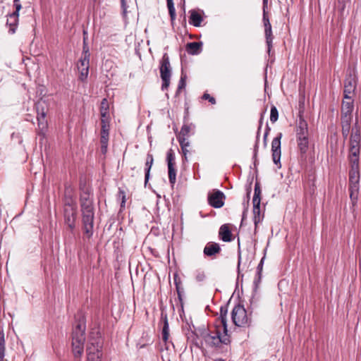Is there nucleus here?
<instances>
[{"label":"nucleus","instance_id":"obj_1","mask_svg":"<svg viewBox=\"0 0 361 361\" xmlns=\"http://www.w3.org/2000/svg\"><path fill=\"white\" fill-rule=\"evenodd\" d=\"M295 132L299 151V161L304 164L306 162L307 152L309 149L308 127L304 119L300 118Z\"/></svg>","mask_w":361,"mask_h":361},{"label":"nucleus","instance_id":"obj_2","mask_svg":"<svg viewBox=\"0 0 361 361\" xmlns=\"http://www.w3.org/2000/svg\"><path fill=\"white\" fill-rule=\"evenodd\" d=\"M80 208L82 212V223L84 235L90 238L93 235L94 210L93 200L82 201Z\"/></svg>","mask_w":361,"mask_h":361},{"label":"nucleus","instance_id":"obj_3","mask_svg":"<svg viewBox=\"0 0 361 361\" xmlns=\"http://www.w3.org/2000/svg\"><path fill=\"white\" fill-rule=\"evenodd\" d=\"M104 340L99 331L92 332L87 346V361H101Z\"/></svg>","mask_w":361,"mask_h":361},{"label":"nucleus","instance_id":"obj_4","mask_svg":"<svg viewBox=\"0 0 361 361\" xmlns=\"http://www.w3.org/2000/svg\"><path fill=\"white\" fill-rule=\"evenodd\" d=\"M348 190L352 206L355 207L358 200L360 191V165H350Z\"/></svg>","mask_w":361,"mask_h":361},{"label":"nucleus","instance_id":"obj_5","mask_svg":"<svg viewBox=\"0 0 361 361\" xmlns=\"http://www.w3.org/2000/svg\"><path fill=\"white\" fill-rule=\"evenodd\" d=\"M85 324L78 323L74 327L72 333L73 353L75 357H80L83 353L85 341Z\"/></svg>","mask_w":361,"mask_h":361},{"label":"nucleus","instance_id":"obj_6","mask_svg":"<svg viewBox=\"0 0 361 361\" xmlns=\"http://www.w3.org/2000/svg\"><path fill=\"white\" fill-rule=\"evenodd\" d=\"M231 319L233 323L239 327L249 326L252 322L251 314H247L244 306L238 304L231 312Z\"/></svg>","mask_w":361,"mask_h":361},{"label":"nucleus","instance_id":"obj_7","mask_svg":"<svg viewBox=\"0 0 361 361\" xmlns=\"http://www.w3.org/2000/svg\"><path fill=\"white\" fill-rule=\"evenodd\" d=\"M35 108L38 123L37 133L44 137L48 127L47 121L46 120L47 106L45 101H38L35 104Z\"/></svg>","mask_w":361,"mask_h":361},{"label":"nucleus","instance_id":"obj_8","mask_svg":"<svg viewBox=\"0 0 361 361\" xmlns=\"http://www.w3.org/2000/svg\"><path fill=\"white\" fill-rule=\"evenodd\" d=\"M202 336L209 347H219L221 343L228 345L230 343L228 334L224 333V335L221 336L219 330H216L215 332L210 331H204L202 333Z\"/></svg>","mask_w":361,"mask_h":361},{"label":"nucleus","instance_id":"obj_9","mask_svg":"<svg viewBox=\"0 0 361 361\" xmlns=\"http://www.w3.org/2000/svg\"><path fill=\"white\" fill-rule=\"evenodd\" d=\"M160 76L162 80L161 90H167L170 85L171 68L169 55L164 53L160 61Z\"/></svg>","mask_w":361,"mask_h":361},{"label":"nucleus","instance_id":"obj_10","mask_svg":"<svg viewBox=\"0 0 361 361\" xmlns=\"http://www.w3.org/2000/svg\"><path fill=\"white\" fill-rule=\"evenodd\" d=\"M357 80L355 75L350 73L344 80L343 99H351L355 94Z\"/></svg>","mask_w":361,"mask_h":361},{"label":"nucleus","instance_id":"obj_11","mask_svg":"<svg viewBox=\"0 0 361 361\" xmlns=\"http://www.w3.org/2000/svg\"><path fill=\"white\" fill-rule=\"evenodd\" d=\"M282 137V133H279L276 137H274L271 142V152L272 159L274 163L281 168V140Z\"/></svg>","mask_w":361,"mask_h":361},{"label":"nucleus","instance_id":"obj_12","mask_svg":"<svg viewBox=\"0 0 361 361\" xmlns=\"http://www.w3.org/2000/svg\"><path fill=\"white\" fill-rule=\"evenodd\" d=\"M226 196L223 192L219 190H214L208 194V203L214 208H221L224 204Z\"/></svg>","mask_w":361,"mask_h":361},{"label":"nucleus","instance_id":"obj_13","mask_svg":"<svg viewBox=\"0 0 361 361\" xmlns=\"http://www.w3.org/2000/svg\"><path fill=\"white\" fill-rule=\"evenodd\" d=\"M63 218L66 225L73 232L75 228L77 208L63 209Z\"/></svg>","mask_w":361,"mask_h":361},{"label":"nucleus","instance_id":"obj_14","mask_svg":"<svg viewBox=\"0 0 361 361\" xmlns=\"http://www.w3.org/2000/svg\"><path fill=\"white\" fill-rule=\"evenodd\" d=\"M263 23L264 26V35L266 38V43L268 47V53H270L271 49L272 47V41H273V35H272V29L271 25L269 22V19L267 12H264L263 14Z\"/></svg>","mask_w":361,"mask_h":361},{"label":"nucleus","instance_id":"obj_15","mask_svg":"<svg viewBox=\"0 0 361 361\" xmlns=\"http://www.w3.org/2000/svg\"><path fill=\"white\" fill-rule=\"evenodd\" d=\"M360 145L350 144L348 154L349 165H360L359 162Z\"/></svg>","mask_w":361,"mask_h":361},{"label":"nucleus","instance_id":"obj_16","mask_svg":"<svg viewBox=\"0 0 361 361\" xmlns=\"http://www.w3.org/2000/svg\"><path fill=\"white\" fill-rule=\"evenodd\" d=\"M221 251L219 243L215 242H209L204 247L203 253L205 256L215 257L217 254Z\"/></svg>","mask_w":361,"mask_h":361},{"label":"nucleus","instance_id":"obj_17","mask_svg":"<svg viewBox=\"0 0 361 361\" xmlns=\"http://www.w3.org/2000/svg\"><path fill=\"white\" fill-rule=\"evenodd\" d=\"M350 0H334V10L338 13V18L343 20L345 16V9Z\"/></svg>","mask_w":361,"mask_h":361},{"label":"nucleus","instance_id":"obj_18","mask_svg":"<svg viewBox=\"0 0 361 361\" xmlns=\"http://www.w3.org/2000/svg\"><path fill=\"white\" fill-rule=\"evenodd\" d=\"M161 319L163 322V326L161 331V336L162 340L165 343V345H167V343H169V325L168 322L167 314L166 313H161Z\"/></svg>","mask_w":361,"mask_h":361},{"label":"nucleus","instance_id":"obj_19","mask_svg":"<svg viewBox=\"0 0 361 361\" xmlns=\"http://www.w3.org/2000/svg\"><path fill=\"white\" fill-rule=\"evenodd\" d=\"M19 16L13 13H11L8 15L6 25L8 26L9 30L8 32L11 34H14L17 29L18 21H19Z\"/></svg>","mask_w":361,"mask_h":361},{"label":"nucleus","instance_id":"obj_20","mask_svg":"<svg viewBox=\"0 0 361 361\" xmlns=\"http://www.w3.org/2000/svg\"><path fill=\"white\" fill-rule=\"evenodd\" d=\"M354 105H353V99H347L345 101L344 99L342 102L341 106V116H347V117H353L352 112L353 111Z\"/></svg>","mask_w":361,"mask_h":361},{"label":"nucleus","instance_id":"obj_21","mask_svg":"<svg viewBox=\"0 0 361 361\" xmlns=\"http://www.w3.org/2000/svg\"><path fill=\"white\" fill-rule=\"evenodd\" d=\"M219 236L224 242H231L232 240V233L228 224L221 226Z\"/></svg>","mask_w":361,"mask_h":361},{"label":"nucleus","instance_id":"obj_22","mask_svg":"<svg viewBox=\"0 0 361 361\" xmlns=\"http://www.w3.org/2000/svg\"><path fill=\"white\" fill-rule=\"evenodd\" d=\"M173 281L176 286L178 300L180 301L181 306H183V297L184 295L185 290L182 285V281L177 274H175L173 276Z\"/></svg>","mask_w":361,"mask_h":361},{"label":"nucleus","instance_id":"obj_23","mask_svg":"<svg viewBox=\"0 0 361 361\" xmlns=\"http://www.w3.org/2000/svg\"><path fill=\"white\" fill-rule=\"evenodd\" d=\"M353 117H347V116H343L341 118V126H342V135L344 139H346L349 135L351 121Z\"/></svg>","mask_w":361,"mask_h":361},{"label":"nucleus","instance_id":"obj_24","mask_svg":"<svg viewBox=\"0 0 361 361\" xmlns=\"http://www.w3.org/2000/svg\"><path fill=\"white\" fill-rule=\"evenodd\" d=\"M202 42H192L186 44V51L189 54L195 55L198 54L202 51Z\"/></svg>","mask_w":361,"mask_h":361},{"label":"nucleus","instance_id":"obj_25","mask_svg":"<svg viewBox=\"0 0 361 361\" xmlns=\"http://www.w3.org/2000/svg\"><path fill=\"white\" fill-rule=\"evenodd\" d=\"M190 16L189 18L190 24L194 25L195 27H200L201 25L203 18L202 16L196 11L191 10L190 11Z\"/></svg>","mask_w":361,"mask_h":361},{"label":"nucleus","instance_id":"obj_26","mask_svg":"<svg viewBox=\"0 0 361 361\" xmlns=\"http://www.w3.org/2000/svg\"><path fill=\"white\" fill-rule=\"evenodd\" d=\"M194 129L195 125H193L192 123L184 124L182 126L178 135L177 136V139L180 140L182 138H188V137L190 135V132L193 131Z\"/></svg>","mask_w":361,"mask_h":361},{"label":"nucleus","instance_id":"obj_27","mask_svg":"<svg viewBox=\"0 0 361 361\" xmlns=\"http://www.w3.org/2000/svg\"><path fill=\"white\" fill-rule=\"evenodd\" d=\"M178 141L180 144L184 159L187 161L188 154L190 153V143L188 138H182L180 140H178Z\"/></svg>","mask_w":361,"mask_h":361},{"label":"nucleus","instance_id":"obj_28","mask_svg":"<svg viewBox=\"0 0 361 361\" xmlns=\"http://www.w3.org/2000/svg\"><path fill=\"white\" fill-rule=\"evenodd\" d=\"M227 313H228V306L223 305L220 307V317L219 319L221 320V323L222 324L224 332L226 334L228 332L227 329Z\"/></svg>","mask_w":361,"mask_h":361},{"label":"nucleus","instance_id":"obj_29","mask_svg":"<svg viewBox=\"0 0 361 361\" xmlns=\"http://www.w3.org/2000/svg\"><path fill=\"white\" fill-rule=\"evenodd\" d=\"M68 208H77V204L72 195L66 192L63 200V209Z\"/></svg>","mask_w":361,"mask_h":361},{"label":"nucleus","instance_id":"obj_30","mask_svg":"<svg viewBox=\"0 0 361 361\" xmlns=\"http://www.w3.org/2000/svg\"><path fill=\"white\" fill-rule=\"evenodd\" d=\"M253 203V214H254V223L255 226L257 224L261 221L260 218V202H252Z\"/></svg>","mask_w":361,"mask_h":361},{"label":"nucleus","instance_id":"obj_31","mask_svg":"<svg viewBox=\"0 0 361 361\" xmlns=\"http://www.w3.org/2000/svg\"><path fill=\"white\" fill-rule=\"evenodd\" d=\"M108 142H109V132H101V137H100V142H101V149L103 153H105L107 150L108 147Z\"/></svg>","mask_w":361,"mask_h":361},{"label":"nucleus","instance_id":"obj_32","mask_svg":"<svg viewBox=\"0 0 361 361\" xmlns=\"http://www.w3.org/2000/svg\"><path fill=\"white\" fill-rule=\"evenodd\" d=\"M5 350H6V346H5L4 333L3 331H0V361L4 360Z\"/></svg>","mask_w":361,"mask_h":361},{"label":"nucleus","instance_id":"obj_33","mask_svg":"<svg viewBox=\"0 0 361 361\" xmlns=\"http://www.w3.org/2000/svg\"><path fill=\"white\" fill-rule=\"evenodd\" d=\"M186 78H187L186 75L184 74L182 72L180 80L178 82V88H177V90H176V94H175V97H178L179 95L180 91L183 89L185 88V86H186Z\"/></svg>","mask_w":361,"mask_h":361},{"label":"nucleus","instance_id":"obj_34","mask_svg":"<svg viewBox=\"0 0 361 361\" xmlns=\"http://www.w3.org/2000/svg\"><path fill=\"white\" fill-rule=\"evenodd\" d=\"M264 257L260 260L257 267V276L255 279L254 283L256 286L258 285L259 283H260L261 278H262V271L263 269V264H264Z\"/></svg>","mask_w":361,"mask_h":361},{"label":"nucleus","instance_id":"obj_35","mask_svg":"<svg viewBox=\"0 0 361 361\" xmlns=\"http://www.w3.org/2000/svg\"><path fill=\"white\" fill-rule=\"evenodd\" d=\"M176 157H175V154H174V152L172 149H170L168 152H167V154H166V161H167V165L168 166H173L175 167L176 166Z\"/></svg>","mask_w":361,"mask_h":361},{"label":"nucleus","instance_id":"obj_36","mask_svg":"<svg viewBox=\"0 0 361 361\" xmlns=\"http://www.w3.org/2000/svg\"><path fill=\"white\" fill-rule=\"evenodd\" d=\"M169 179L171 185L173 186L176 181V170L173 166H168Z\"/></svg>","mask_w":361,"mask_h":361},{"label":"nucleus","instance_id":"obj_37","mask_svg":"<svg viewBox=\"0 0 361 361\" xmlns=\"http://www.w3.org/2000/svg\"><path fill=\"white\" fill-rule=\"evenodd\" d=\"M261 201V188L259 183L256 182L255 185V192L252 202H260Z\"/></svg>","mask_w":361,"mask_h":361},{"label":"nucleus","instance_id":"obj_38","mask_svg":"<svg viewBox=\"0 0 361 361\" xmlns=\"http://www.w3.org/2000/svg\"><path fill=\"white\" fill-rule=\"evenodd\" d=\"M195 279L197 282L201 283L205 281L207 276L203 270L197 269L194 273Z\"/></svg>","mask_w":361,"mask_h":361},{"label":"nucleus","instance_id":"obj_39","mask_svg":"<svg viewBox=\"0 0 361 361\" xmlns=\"http://www.w3.org/2000/svg\"><path fill=\"white\" fill-rule=\"evenodd\" d=\"M166 2L171 20H173L176 18V9L174 7L173 1V0H166Z\"/></svg>","mask_w":361,"mask_h":361},{"label":"nucleus","instance_id":"obj_40","mask_svg":"<svg viewBox=\"0 0 361 361\" xmlns=\"http://www.w3.org/2000/svg\"><path fill=\"white\" fill-rule=\"evenodd\" d=\"M260 131H261V129L258 128L257 132V135H256V141H255V144L254 146L253 159H254L255 164L257 161V152H258V148H259Z\"/></svg>","mask_w":361,"mask_h":361},{"label":"nucleus","instance_id":"obj_41","mask_svg":"<svg viewBox=\"0 0 361 361\" xmlns=\"http://www.w3.org/2000/svg\"><path fill=\"white\" fill-rule=\"evenodd\" d=\"M90 58L81 56L79 61L77 63L78 68H90Z\"/></svg>","mask_w":361,"mask_h":361},{"label":"nucleus","instance_id":"obj_42","mask_svg":"<svg viewBox=\"0 0 361 361\" xmlns=\"http://www.w3.org/2000/svg\"><path fill=\"white\" fill-rule=\"evenodd\" d=\"M79 71V80L85 81L87 78L89 73V68H78Z\"/></svg>","mask_w":361,"mask_h":361},{"label":"nucleus","instance_id":"obj_43","mask_svg":"<svg viewBox=\"0 0 361 361\" xmlns=\"http://www.w3.org/2000/svg\"><path fill=\"white\" fill-rule=\"evenodd\" d=\"M109 106L106 99H103L101 103L100 114L102 118L106 117Z\"/></svg>","mask_w":361,"mask_h":361},{"label":"nucleus","instance_id":"obj_44","mask_svg":"<svg viewBox=\"0 0 361 361\" xmlns=\"http://www.w3.org/2000/svg\"><path fill=\"white\" fill-rule=\"evenodd\" d=\"M360 135L357 130L352 133L350 138V144L358 145H360Z\"/></svg>","mask_w":361,"mask_h":361},{"label":"nucleus","instance_id":"obj_45","mask_svg":"<svg viewBox=\"0 0 361 361\" xmlns=\"http://www.w3.org/2000/svg\"><path fill=\"white\" fill-rule=\"evenodd\" d=\"M152 164H153L152 162H149V161H146V163H145V185H147L149 179L150 170H151Z\"/></svg>","mask_w":361,"mask_h":361},{"label":"nucleus","instance_id":"obj_46","mask_svg":"<svg viewBox=\"0 0 361 361\" xmlns=\"http://www.w3.org/2000/svg\"><path fill=\"white\" fill-rule=\"evenodd\" d=\"M279 118V112L275 106L271 107L270 121L271 123H275Z\"/></svg>","mask_w":361,"mask_h":361},{"label":"nucleus","instance_id":"obj_47","mask_svg":"<svg viewBox=\"0 0 361 361\" xmlns=\"http://www.w3.org/2000/svg\"><path fill=\"white\" fill-rule=\"evenodd\" d=\"M89 200H93L92 195L90 194V192L88 190H84L80 194V202L87 201Z\"/></svg>","mask_w":361,"mask_h":361},{"label":"nucleus","instance_id":"obj_48","mask_svg":"<svg viewBox=\"0 0 361 361\" xmlns=\"http://www.w3.org/2000/svg\"><path fill=\"white\" fill-rule=\"evenodd\" d=\"M81 56L90 57L89 47L86 42L85 37H84V39H83V47H82V52Z\"/></svg>","mask_w":361,"mask_h":361},{"label":"nucleus","instance_id":"obj_49","mask_svg":"<svg viewBox=\"0 0 361 361\" xmlns=\"http://www.w3.org/2000/svg\"><path fill=\"white\" fill-rule=\"evenodd\" d=\"M13 7L15 11L12 13L19 16V11L22 8L20 0H13Z\"/></svg>","mask_w":361,"mask_h":361},{"label":"nucleus","instance_id":"obj_50","mask_svg":"<svg viewBox=\"0 0 361 361\" xmlns=\"http://www.w3.org/2000/svg\"><path fill=\"white\" fill-rule=\"evenodd\" d=\"M202 99H204V100H208L212 104H216V99L214 97H212L208 93H204L202 97Z\"/></svg>","mask_w":361,"mask_h":361},{"label":"nucleus","instance_id":"obj_51","mask_svg":"<svg viewBox=\"0 0 361 361\" xmlns=\"http://www.w3.org/2000/svg\"><path fill=\"white\" fill-rule=\"evenodd\" d=\"M101 123H102V128H101V132H104V130L105 132L106 131H109V126L108 124V123L104 120V119H102L101 121Z\"/></svg>","mask_w":361,"mask_h":361},{"label":"nucleus","instance_id":"obj_52","mask_svg":"<svg viewBox=\"0 0 361 361\" xmlns=\"http://www.w3.org/2000/svg\"><path fill=\"white\" fill-rule=\"evenodd\" d=\"M99 4H100L99 0H90V4L93 8H94L96 5H99Z\"/></svg>","mask_w":361,"mask_h":361},{"label":"nucleus","instance_id":"obj_53","mask_svg":"<svg viewBox=\"0 0 361 361\" xmlns=\"http://www.w3.org/2000/svg\"><path fill=\"white\" fill-rule=\"evenodd\" d=\"M121 7L123 8V13H126V8H127L126 1L125 0H121Z\"/></svg>","mask_w":361,"mask_h":361},{"label":"nucleus","instance_id":"obj_54","mask_svg":"<svg viewBox=\"0 0 361 361\" xmlns=\"http://www.w3.org/2000/svg\"><path fill=\"white\" fill-rule=\"evenodd\" d=\"M267 4H268V0H263V6H262L263 14H264V12H267L266 9L267 8Z\"/></svg>","mask_w":361,"mask_h":361},{"label":"nucleus","instance_id":"obj_55","mask_svg":"<svg viewBox=\"0 0 361 361\" xmlns=\"http://www.w3.org/2000/svg\"><path fill=\"white\" fill-rule=\"evenodd\" d=\"M146 161L152 162L153 164L154 158H153L152 154H147Z\"/></svg>","mask_w":361,"mask_h":361},{"label":"nucleus","instance_id":"obj_56","mask_svg":"<svg viewBox=\"0 0 361 361\" xmlns=\"http://www.w3.org/2000/svg\"><path fill=\"white\" fill-rule=\"evenodd\" d=\"M121 193H122V202L121 204V207H123L125 206V203H126V196H125V194L123 192H122Z\"/></svg>","mask_w":361,"mask_h":361},{"label":"nucleus","instance_id":"obj_57","mask_svg":"<svg viewBox=\"0 0 361 361\" xmlns=\"http://www.w3.org/2000/svg\"><path fill=\"white\" fill-rule=\"evenodd\" d=\"M263 114H261V117H260V119L259 121V127L258 128L261 129L262 128V123H263Z\"/></svg>","mask_w":361,"mask_h":361},{"label":"nucleus","instance_id":"obj_58","mask_svg":"<svg viewBox=\"0 0 361 361\" xmlns=\"http://www.w3.org/2000/svg\"><path fill=\"white\" fill-rule=\"evenodd\" d=\"M240 262H241V256H240V254L239 253V255H238V273H240Z\"/></svg>","mask_w":361,"mask_h":361},{"label":"nucleus","instance_id":"obj_59","mask_svg":"<svg viewBox=\"0 0 361 361\" xmlns=\"http://www.w3.org/2000/svg\"><path fill=\"white\" fill-rule=\"evenodd\" d=\"M267 136H268L267 132H264V145L267 144Z\"/></svg>","mask_w":361,"mask_h":361},{"label":"nucleus","instance_id":"obj_60","mask_svg":"<svg viewBox=\"0 0 361 361\" xmlns=\"http://www.w3.org/2000/svg\"><path fill=\"white\" fill-rule=\"evenodd\" d=\"M269 131H270V128H269V125L267 124L265 132H267V134L269 135Z\"/></svg>","mask_w":361,"mask_h":361},{"label":"nucleus","instance_id":"obj_61","mask_svg":"<svg viewBox=\"0 0 361 361\" xmlns=\"http://www.w3.org/2000/svg\"><path fill=\"white\" fill-rule=\"evenodd\" d=\"M244 217H245V212H243V219H242V220H243V219H244Z\"/></svg>","mask_w":361,"mask_h":361},{"label":"nucleus","instance_id":"obj_62","mask_svg":"<svg viewBox=\"0 0 361 361\" xmlns=\"http://www.w3.org/2000/svg\"><path fill=\"white\" fill-rule=\"evenodd\" d=\"M265 111H267V109H264V112H262V114H264L265 113Z\"/></svg>","mask_w":361,"mask_h":361}]
</instances>
